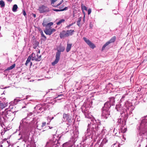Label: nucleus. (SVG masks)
Returning <instances> with one entry per match:
<instances>
[{"mask_svg":"<svg viewBox=\"0 0 147 147\" xmlns=\"http://www.w3.org/2000/svg\"><path fill=\"white\" fill-rule=\"evenodd\" d=\"M90 119L91 121L90 124H88V127H90L91 126L92 129H93L94 131V129L97 131L99 127V125H100V121L98 120L97 121L92 117Z\"/></svg>","mask_w":147,"mask_h":147,"instance_id":"nucleus-1","label":"nucleus"},{"mask_svg":"<svg viewBox=\"0 0 147 147\" xmlns=\"http://www.w3.org/2000/svg\"><path fill=\"white\" fill-rule=\"evenodd\" d=\"M138 129L141 131L147 132V119L144 118L142 119L138 126Z\"/></svg>","mask_w":147,"mask_h":147,"instance_id":"nucleus-2","label":"nucleus"},{"mask_svg":"<svg viewBox=\"0 0 147 147\" xmlns=\"http://www.w3.org/2000/svg\"><path fill=\"white\" fill-rule=\"evenodd\" d=\"M96 130L94 129V131L93 129H92V128L91 130L90 129L88 128L85 133V137L87 138L90 137L92 138L94 132Z\"/></svg>","mask_w":147,"mask_h":147,"instance_id":"nucleus-3","label":"nucleus"},{"mask_svg":"<svg viewBox=\"0 0 147 147\" xmlns=\"http://www.w3.org/2000/svg\"><path fill=\"white\" fill-rule=\"evenodd\" d=\"M40 53V51L39 50L37 53L36 55L34 53L32 54L31 57L32 60H35L36 61H40L41 58V55H38V54Z\"/></svg>","mask_w":147,"mask_h":147,"instance_id":"nucleus-4","label":"nucleus"},{"mask_svg":"<svg viewBox=\"0 0 147 147\" xmlns=\"http://www.w3.org/2000/svg\"><path fill=\"white\" fill-rule=\"evenodd\" d=\"M38 10L40 13H44L49 11L50 9L47 7L42 5L39 7Z\"/></svg>","mask_w":147,"mask_h":147,"instance_id":"nucleus-5","label":"nucleus"},{"mask_svg":"<svg viewBox=\"0 0 147 147\" xmlns=\"http://www.w3.org/2000/svg\"><path fill=\"white\" fill-rule=\"evenodd\" d=\"M83 39L84 41L90 47V48L92 49H94V48L96 47L95 45L92 43L89 39L85 37H83Z\"/></svg>","mask_w":147,"mask_h":147,"instance_id":"nucleus-6","label":"nucleus"},{"mask_svg":"<svg viewBox=\"0 0 147 147\" xmlns=\"http://www.w3.org/2000/svg\"><path fill=\"white\" fill-rule=\"evenodd\" d=\"M59 139V138H58L57 135H54L52 139L49 143L52 145L56 144L58 143V140Z\"/></svg>","mask_w":147,"mask_h":147,"instance_id":"nucleus-7","label":"nucleus"},{"mask_svg":"<svg viewBox=\"0 0 147 147\" xmlns=\"http://www.w3.org/2000/svg\"><path fill=\"white\" fill-rule=\"evenodd\" d=\"M71 117L68 114H64L62 120L64 121L70 122L71 121Z\"/></svg>","mask_w":147,"mask_h":147,"instance_id":"nucleus-8","label":"nucleus"},{"mask_svg":"<svg viewBox=\"0 0 147 147\" xmlns=\"http://www.w3.org/2000/svg\"><path fill=\"white\" fill-rule=\"evenodd\" d=\"M82 111L84 113L85 117L90 119L92 117V115H91L90 113L89 112L87 109H84V108L83 107Z\"/></svg>","mask_w":147,"mask_h":147,"instance_id":"nucleus-9","label":"nucleus"},{"mask_svg":"<svg viewBox=\"0 0 147 147\" xmlns=\"http://www.w3.org/2000/svg\"><path fill=\"white\" fill-rule=\"evenodd\" d=\"M109 115L110 112L108 110L103 109L102 116L103 119H107Z\"/></svg>","mask_w":147,"mask_h":147,"instance_id":"nucleus-10","label":"nucleus"},{"mask_svg":"<svg viewBox=\"0 0 147 147\" xmlns=\"http://www.w3.org/2000/svg\"><path fill=\"white\" fill-rule=\"evenodd\" d=\"M60 57V54L59 52H57L56 55V59L55 61L52 63L53 65H54L58 62Z\"/></svg>","mask_w":147,"mask_h":147,"instance_id":"nucleus-11","label":"nucleus"},{"mask_svg":"<svg viewBox=\"0 0 147 147\" xmlns=\"http://www.w3.org/2000/svg\"><path fill=\"white\" fill-rule=\"evenodd\" d=\"M74 142L73 141H69L64 144L63 145V147H71L74 144Z\"/></svg>","mask_w":147,"mask_h":147,"instance_id":"nucleus-12","label":"nucleus"},{"mask_svg":"<svg viewBox=\"0 0 147 147\" xmlns=\"http://www.w3.org/2000/svg\"><path fill=\"white\" fill-rule=\"evenodd\" d=\"M46 122H43L41 125H37V127L38 129L40 130L42 129H45L46 128H47L46 126Z\"/></svg>","mask_w":147,"mask_h":147,"instance_id":"nucleus-13","label":"nucleus"},{"mask_svg":"<svg viewBox=\"0 0 147 147\" xmlns=\"http://www.w3.org/2000/svg\"><path fill=\"white\" fill-rule=\"evenodd\" d=\"M111 105L109 102H107L105 104L104 107H103V109L109 111V109Z\"/></svg>","mask_w":147,"mask_h":147,"instance_id":"nucleus-14","label":"nucleus"},{"mask_svg":"<svg viewBox=\"0 0 147 147\" xmlns=\"http://www.w3.org/2000/svg\"><path fill=\"white\" fill-rule=\"evenodd\" d=\"M115 108L117 111H119L121 112H123V107L121 106V105L119 104L117 105Z\"/></svg>","mask_w":147,"mask_h":147,"instance_id":"nucleus-15","label":"nucleus"},{"mask_svg":"<svg viewBox=\"0 0 147 147\" xmlns=\"http://www.w3.org/2000/svg\"><path fill=\"white\" fill-rule=\"evenodd\" d=\"M40 106V105H37L35 107V109L37 110L38 112H42L45 110L43 108Z\"/></svg>","mask_w":147,"mask_h":147,"instance_id":"nucleus-16","label":"nucleus"},{"mask_svg":"<svg viewBox=\"0 0 147 147\" xmlns=\"http://www.w3.org/2000/svg\"><path fill=\"white\" fill-rule=\"evenodd\" d=\"M60 36L61 38L64 37H67L66 31L65 30H63L61 32L60 34Z\"/></svg>","mask_w":147,"mask_h":147,"instance_id":"nucleus-17","label":"nucleus"},{"mask_svg":"<svg viewBox=\"0 0 147 147\" xmlns=\"http://www.w3.org/2000/svg\"><path fill=\"white\" fill-rule=\"evenodd\" d=\"M7 105V102H3L0 101V109H3Z\"/></svg>","mask_w":147,"mask_h":147,"instance_id":"nucleus-18","label":"nucleus"},{"mask_svg":"<svg viewBox=\"0 0 147 147\" xmlns=\"http://www.w3.org/2000/svg\"><path fill=\"white\" fill-rule=\"evenodd\" d=\"M51 28H46L44 31V32L47 35H51Z\"/></svg>","mask_w":147,"mask_h":147,"instance_id":"nucleus-19","label":"nucleus"},{"mask_svg":"<svg viewBox=\"0 0 147 147\" xmlns=\"http://www.w3.org/2000/svg\"><path fill=\"white\" fill-rule=\"evenodd\" d=\"M66 31L67 37L72 35L73 34V32H74V30H67Z\"/></svg>","mask_w":147,"mask_h":147,"instance_id":"nucleus-20","label":"nucleus"},{"mask_svg":"<svg viewBox=\"0 0 147 147\" xmlns=\"http://www.w3.org/2000/svg\"><path fill=\"white\" fill-rule=\"evenodd\" d=\"M72 46V44H67L66 49V51L67 52H69Z\"/></svg>","mask_w":147,"mask_h":147,"instance_id":"nucleus-21","label":"nucleus"},{"mask_svg":"<svg viewBox=\"0 0 147 147\" xmlns=\"http://www.w3.org/2000/svg\"><path fill=\"white\" fill-rule=\"evenodd\" d=\"M108 102H109L111 105H113L114 104L115 102L114 98L113 97L110 98L109 99V101Z\"/></svg>","mask_w":147,"mask_h":147,"instance_id":"nucleus-22","label":"nucleus"},{"mask_svg":"<svg viewBox=\"0 0 147 147\" xmlns=\"http://www.w3.org/2000/svg\"><path fill=\"white\" fill-rule=\"evenodd\" d=\"M65 49V48L63 47H60V48L59 49L57 50V52H59L60 55H61V52L63 51Z\"/></svg>","mask_w":147,"mask_h":147,"instance_id":"nucleus-23","label":"nucleus"},{"mask_svg":"<svg viewBox=\"0 0 147 147\" xmlns=\"http://www.w3.org/2000/svg\"><path fill=\"white\" fill-rule=\"evenodd\" d=\"M82 18H80L78 20L77 22V24L79 27L82 26V24L81 23V21H82Z\"/></svg>","mask_w":147,"mask_h":147,"instance_id":"nucleus-24","label":"nucleus"},{"mask_svg":"<svg viewBox=\"0 0 147 147\" xmlns=\"http://www.w3.org/2000/svg\"><path fill=\"white\" fill-rule=\"evenodd\" d=\"M120 129L121 132L123 133H125L127 130L126 127L124 126L121 127Z\"/></svg>","mask_w":147,"mask_h":147,"instance_id":"nucleus-25","label":"nucleus"},{"mask_svg":"<svg viewBox=\"0 0 147 147\" xmlns=\"http://www.w3.org/2000/svg\"><path fill=\"white\" fill-rule=\"evenodd\" d=\"M116 39V37L115 36H113V37L108 42H109L110 44L112 43H113L115 42Z\"/></svg>","mask_w":147,"mask_h":147,"instance_id":"nucleus-26","label":"nucleus"},{"mask_svg":"<svg viewBox=\"0 0 147 147\" xmlns=\"http://www.w3.org/2000/svg\"><path fill=\"white\" fill-rule=\"evenodd\" d=\"M15 66V64H13L10 67H8L6 70V71H9L13 69Z\"/></svg>","mask_w":147,"mask_h":147,"instance_id":"nucleus-27","label":"nucleus"},{"mask_svg":"<svg viewBox=\"0 0 147 147\" xmlns=\"http://www.w3.org/2000/svg\"><path fill=\"white\" fill-rule=\"evenodd\" d=\"M18 6L17 5L15 4L13 5V8H12V11L13 12H15L17 11V9L18 8Z\"/></svg>","mask_w":147,"mask_h":147,"instance_id":"nucleus-28","label":"nucleus"},{"mask_svg":"<svg viewBox=\"0 0 147 147\" xmlns=\"http://www.w3.org/2000/svg\"><path fill=\"white\" fill-rule=\"evenodd\" d=\"M81 7L82 10V12L83 13H84V12L83 11V10H85L86 11H87V7L83 5V4L82 5Z\"/></svg>","mask_w":147,"mask_h":147,"instance_id":"nucleus-29","label":"nucleus"},{"mask_svg":"<svg viewBox=\"0 0 147 147\" xmlns=\"http://www.w3.org/2000/svg\"><path fill=\"white\" fill-rule=\"evenodd\" d=\"M65 21V20L64 19L60 20L58 22H57L56 24L57 25H59L61 23L64 22Z\"/></svg>","mask_w":147,"mask_h":147,"instance_id":"nucleus-30","label":"nucleus"},{"mask_svg":"<svg viewBox=\"0 0 147 147\" xmlns=\"http://www.w3.org/2000/svg\"><path fill=\"white\" fill-rule=\"evenodd\" d=\"M31 59H32L31 58V57L30 56H29L28 58L26 61V63H25V65H28V64L30 62V60H31Z\"/></svg>","mask_w":147,"mask_h":147,"instance_id":"nucleus-31","label":"nucleus"},{"mask_svg":"<svg viewBox=\"0 0 147 147\" xmlns=\"http://www.w3.org/2000/svg\"><path fill=\"white\" fill-rule=\"evenodd\" d=\"M110 43L108 41L106 42V43L103 46L102 48V50H103L105 49V48Z\"/></svg>","mask_w":147,"mask_h":147,"instance_id":"nucleus-32","label":"nucleus"},{"mask_svg":"<svg viewBox=\"0 0 147 147\" xmlns=\"http://www.w3.org/2000/svg\"><path fill=\"white\" fill-rule=\"evenodd\" d=\"M0 5L1 7H4L5 6V2L3 0H1L0 1Z\"/></svg>","mask_w":147,"mask_h":147,"instance_id":"nucleus-33","label":"nucleus"},{"mask_svg":"<svg viewBox=\"0 0 147 147\" xmlns=\"http://www.w3.org/2000/svg\"><path fill=\"white\" fill-rule=\"evenodd\" d=\"M121 122H123V121H121V119H118L117 121L118 125L120 124L121 123Z\"/></svg>","mask_w":147,"mask_h":147,"instance_id":"nucleus-34","label":"nucleus"},{"mask_svg":"<svg viewBox=\"0 0 147 147\" xmlns=\"http://www.w3.org/2000/svg\"><path fill=\"white\" fill-rule=\"evenodd\" d=\"M51 5L54 7H56L54 5V3L57 0H51Z\"/></svg>","mask_w":147,"mask_h":147,"instance_id":"nucleus-35","label":"nucleus"},{"mask_svg":"<svg viewBox=\"0 0 147 147\" xmlns=\"http://www.w3.org/2000/svg\"><path fill=\"white\" fill-rule=\"evenodd\" d=\"M53 24V23L52 22H50L48 23L47 24V27L51 26H52Z\"/></svg>","mask_w":147,"mask_h":147,"instance_id":"nucleus-36","label":"nucleus"},{"mask_svg":"<svg viewBox=\"0 0 147 147\" xmlns=\"http://www.w3.org/2000/svg\"><path fill=\"white\" fill-rule=\"evenodd\" d=\"M42 25L44 26L47 27V24L45 22H43L42 23Z\"/></svg>","mask_w":147,"mask_h":147,"instance_id":"nucleus-37","label":"nucleus"},{"mask_svg":"<svg viewBox=\"0 0 147 147\" xmlns=\"http://www.w3.org/2000/svg\"><path fill=\"white\" fill-rule=\"evenodd\" d=\"M63 2V0H62L61 1H60L59 3H58L57 5L56 6H56H58L59 5H61Z\"/></svg>","mask_w":147,"mask_h":147,"instance_id":"nucleus-38","label":"nucleus"},{"mask_svg":"<svg viewBox=\"0 0 147 147\" xmlns=\"http://www.w3.org/2000/svg\"><path fill=\"white\" fill-rule=\"evenodd\" d=\"M73 24V23H72L71 24H70L68 25V26H67L66 27L67 28L69 29L70 27V26H72Z\"/></svg>","mask_w":147,"mask_h":147,"instance_id":"nucleus-39","label":"nucleus"},{"mask_svg":"<svg viewBox=\"0 0 147 147\" xmlns=\"http://www.w3.org/2000/svg\"><path fill=\"white\" fill-rule=\"evenodd\" d=\"M88 14L89 15L90 14L91 12V9H89L88 10Z\"/></svg>","mask_w":147,"mask_h":147,"instance_id":"nucleus-40","label":"nucleus"},{"mask_svg":"<svg viewBox=\"0 0 147 147\" xmlns=\"http://www.w3.org/2000/svg\"><path fill=\"white\" fill-rule=\"evenodd\" d=\"M41 35L42 37H43L45 38V39H46V37L45 36V35L43 34L42 32V31L41 33Z\"/></svg>","mask_w":147,"mask_h":147,"instance_id":"nucleus-41","label":"nucleus"},{"mask_svg":"<svg viewBox=\"0 0 147 147\" xmlns=\"http://www.w3.org/2000/svg\"><path fill=\"white\" fill-rule=\"evenodd\" d=\"M51 33L52 34V32H55L56 31V30L54 28H52V29H51Z\"/></svg>","mask_w":147,"mask_h":147,"instance_id":"nucleus-42","label":"nucleus"},{"mask_svg":"<svg viewBox=\"0 0 147 147\" xmlns=\"http://www.w3.org/2000/svg\"><path fill=\"white\" fill-rule=\"evenodd\" d=\"M53 10L55 11H61V10H59L57 9H53Z\"/></svg>","mask_w":147,"mask_h":147,"instance_id":"nucleus-43","label":"nucleus"},{"mask_svg":"<svg viewBox=\"0 0 147 147\" xmlns=\"http://www.w3.org/2000/svg\"><path fill=\"white\" fill-rule=\"evenodd\" d=\"M51 119V117H49L48 116L47 117V120L48 121L49 120V122L51 121H50Z\"/></svg>","mask_w":147,"mask_h":147,"instance_id":"nucleus-44","label":"nucleus"},{"mask_svg":"<svg viewBox=\"0 0 147 147\" xmlns=\"http://www.w3.org/2000/svg\"><path fill=\"white\" fill-rule=\"evenodd\" d=\"M4 134V130L3 129L2 130V132L1 133V134L2 135H3Z\"/></svg>","mask_w":147,"mask_h":147,"instance_id":"nucleus-45","label":"nucleus"},{"mask_svg":"<svg viewBox=\"0 0 147 147\" xmlns=\"http://www.w3.org/2000/svg\"><path fill=\"white\" fill-rule=\"evenodd\" d=\"M67 7H65L64 9H61V11H64V10H67Z\"/></svg>","mask_w":147,"mask_h":147,"instance_id":"nucleus-46","label":"nucleus"},{"mask_svg":"<svg viewBox=\"0 0 147 147\" xmlns=\"http://www.w3.org/2000/svg\"><path fill=\"white\" fill-rule=\"evenodd\" d=\"M23 14L25 16L26 15V13L25 11L24 10H23Z\"/></svg>","mask_w":147,"mask_h":147,"instance_id":"nucleus-47","label":"nucleus"},{"mask_svg":"<svg viewBox=\"0 0 147 147\" xmlns=\"http://www.w3.org/2000/svg\"><path fill=\"white\" fill-rule=\"evenodd\" d=\"M25 120V119H23L22 121H21L20 122V123H23L24 121Z\"/></svg>","mask_w":147,"mask_h":147,"instance_id":"nucleus-48","label":"nucleus"},{"mask_svg":"<svg viewBox=\"0 0 147 147\" xmlns=\"http://www.w3.org/2000/svg\"><path fill=\"white\" fill-rule=\"evenodd\" d=\"M63 94H59V95L57 97H59L60 96H63Z\"/></svg>","mask_w":147,"mask_h":147,"instance_id":"nucleus-49","label":"nucleus"},{"mask_svg":"<svg viewBox=\"0 0 147 147\" xmlns=\"http://www.w3.org/2000/svg\"><path fill=\"white\" fill-rule=\"evenodd\" d=\"M7 1L11 2L12 0H6Z\"/></svg>","mask_w":147,"mask_h":147,"instance_id":"nucleus-50","label":"nucleus"},{"mask_svg":"<svg viewBox=\"0 0 147 147\" xmlns=\"http://www.w3.org/2000/svg\"><path fill=\"white\" fill-rule=\"evenodd\" d=\"M0 88H1V89H3V88H3V86H0Z\"/></svg>","mask_w":147,"mask_h":147,"instance_id":"nucleus-51","label":"nucleus"},{"mask_svg":"<svg viewBox=\"0 0 147 147\" xmlns=\"http://www.w3.org/2000/svg\"><path fill=\"white\" fill-rule=\"evenodd\" d=\"M48 127H49V129H51V128H52V127H50V126H47V128H48Z\"/></svg>","mask_w":147,"mask_h":147,"instance_id":"nucleus-52","label":"nucleus"},{"mask_svg":"<svg viewBox=\"0 0 147 147\" xmlns=\"http://www.w3.org/2000/svg\"><path fill=\"white\" fill-rule=\"evenodd\" d=\"M54 118L53 117H52L51 118L50 121L53 119Z\"/></svg>","mask_w":147,"mask_h":147,"instance_id":"nucleus-53","label":"nucleus"},{"mask_svg":"<svg viewBox=\"0 0 147 147\" xmlns=\"http://www.w3.org/2000/svg\"><path fill=\"white\" fill-rule=\"evenodd\" d=\"M26 106H25L24 107H22V108H26Z\"/></svg>","mask_w":147,"mask_h":147,"instance_id":"nucleus-54","label":"nucleus"},{"mask_svg":"<svg viewBox=\"0 0 147 147\" xmlns=\"http://www.w3.org/2000/svg\"><path fill=\"white\" fill-rule=\"evenodd\" d=\"M7 112V111L6 110H5V112H4V113H6V112Z\"/></svg>","mask_w":147,"mask_h":147,"instance_id":"nucleus-55","label":"nucleus"},{"mask_svg":"<svg viewBox=\"0 0 147 147\" xmlns=\"http://www.w3.org/2000/svg\"><path fill=\"white\" fill-rule=\"evenodd\" d=\"M32 65V63L31 62L30 63V65Z\"/></svg>","mask_w":147,"mask_h":147,"instance_id":"nucleus-56","label":"nucleus"},{"mask_svg":"<svg viewBox=\"0 0 147 147\" xmlns=\"http://www.w3.org/2000/svg\"><path fill=\"white\" fill-rule=\"evenodd\" d=\"M84 17H85V16H84Z\"/></svg>","mask_w":147,"mask_h":147,"instance_id":"nucleus-57","label":"nucleus"},{"mask_svg":"<svg viewBox=\"0 0 147 147\" xmlns=\"http://www.w3.org/2000/svg\"><path fill=\"white\" fill-rule=\"evenodd\" d=\"M49 123H47V125H49Z\"/></svg>","mask_w":147,"mask_h":147,"instance_id":"nucleus-58","label":"nucleus"},{"mask_svg":"<svg viewBox=\"0 0 147 147\" xmlns=\"http://www.w3.org/2000/svg\"><path fill=\"white\" fill-rule=\"evenodd\" d=\"M35 16H36V15H35L34 16L35 17Z\"/></svg>","mask_w":147,"mask_h":147,"instance_id":"nucleus-59","label":"nucleus"},{"mask_svg":"<svg viewBox=\"0 0 147 147\" xmlns=\"http://www.w3.org/2000/svg\"><path fill=\"white\" fill-rule=\"evenodd\" d=\"M35 16H36V15H35L34 16L35 17Z\"/></svg>","mask_w":147,"mask_h":147,"instance_id":"nucleus-60","label":"nucleus"},{"mask_svg":"<svg viewBox=\"0 0 147 147\" xmlns=\"http://www.w3.org/2000/svg\"><path fill=\"white\" fill-rule=\"evenodd\" d=\"M85 138H86V139H87V138H86V137H85Z\"/></svg>","mask_w":147,"mask_h":147,"instance_id":"nucleus-61","label":"nucleus"},{"mask_svg":"<svg viewBox=\"0 0 147 147\" xmlns=\"http://www.w3.org/2000/svg\"><path fill=\"white\" fill-rule=\"evenodd\" d=\"M124 140H125V139L124 138Z\"/></svg>","mask_w":147,"mask_h":147,"instance_id":"nucleus-62","label":"nucleus"}]
</instances>
